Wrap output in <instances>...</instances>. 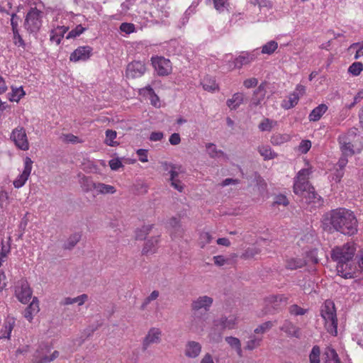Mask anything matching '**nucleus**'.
<instances>
[{"mask_svg": "<svg viewBox=\"0 0 363 363\" xmlns=\"http://www.w3.org/2000/svg\"><path fill=\"white\" fill-rule=\"evenodd\" d=\"M323 228L352 236L358 231V220L354 213L348 208L339 207L332 209L323 216Z\"/></svg>", "mask_w": 363, "mask_h": 363, "instance_id": "nucleus-1", "label": "nucleus"}, {"mask_svg": "<svg viewBox=\"0 0 363 363\" xmlns=\"http://www.w3.org/2000/svg\"><path fill=\"white\" fill-rule=\"evenodd\" d=\"M357 248L352 242H348L342 245L335 246L331 250L330 257L337 263V274L345 279L352 278L355 273L353 258Z\"/></svg>", "mask_w": 363, "mask_h": 363, "instance_id": "nucleus-2", "label": "nucleus"}, {"mask_svg": "<svg viewBox=\"0 0 363 363\" xmlns=\"http://www.w3.org/2000/svg\"><path fill=\"white\" fill-rule=\"evenodd\" d=\"M357 132V129L352 128L338 137L340 150L345 155H354L363 150V137Z\"/></svg>", "mask_w": 363, "mask_h": 363, "instance_id": "nucleus-3", "label": "nucleus"}, {"mask_svg": "<svg viewBox=\"0 0 363 363\" xmlns=\"http://www.w3.org/2000/svg\"><path fill=\"white\" fill-rule=\"evenodd\" d=\"M321 316L325 320L327 331L336 336L337 334V319L335 304L331 301H326L321 309Z\"/></svg>", "mask_w": 363, "mask_h": 363, "instance_id": "nucleus-4", "label": "nucleus"}, {"mask_svg": "<svg viewBox=\"0 0 363 363\" xmlns=\"http://www.w3.org/2000/svg\"><path fill=\"white\" fill-rule=\"evenodd\" d=\"M44 12L36 7H31L26 15L23 27L30 34H37L42 26Z\"/></svg>", "mask_w": 363, "mask_h": 363, "instance_id": "nucleus-5", "label": "nucleus"}, {"mask_svg": "<svg viewBox=\"0 0 363 363\" xmlns=\"http://www.w3.org/2000/svg\"><path fill=\"white\" fill-rule=\"evenodd\" d=\"M312 173V168L311 167L303 168L298 171L296 177L294 179V192L296 194H302L306 189L310 188L311 184L309 183V176Z\"/></svg>", "mask_w": 363, "mask_h": 363, "instance_id": "nucleus-6", "label": "nucleus"}, {"mask_svg": "<svg viewBox=\"0 0 363 363\" xmlns=\"http://www.w3.org/2000/svg\"><path fill=\"white\" fill-rule=\"evenodd\" d=\"M10 138L18 149L23 151L29 150L30 144L24 128L18 126L14 128L11 132Z\"/></svg>", "mask_w": 363, "mask_h": 363, "instance_id": "nucleus-7", "label": "nucleus"}, {"mask_svg": "<svg viewBox=\"0 0 363 363\" xmlns=\"http://www.w3.org/2000/svg\"><path fill=\"white\" fill-rule=\"evenodd\" d=\"M51 347L48 345H40L33 354V363H48L55 360L59 356V352L55 350L50 356Z\"/></svg>", "mask_w": 363, "mask_h": 363, "instance_id": "nucleus-8", "label": "nucleus"}, {"mask_svg": "<svg viewBox=\"0 0 363 363\" xmlns=\"http://www.w3.org/2000/svg\"><path fill=\"white\" fill-rule=\"evenodd\" d=\"M33 160L26 157L23 160V169L22 172L13 180V184L15 188L20 189L23 186L29 179L33 169Z\"/></svg>", "mask_w": 363, "mask_h": 363, "instance_id": "nucleus-9", "label": "nucleus"}, {"mask_svg": "<svg viewBox=\"0 0 363 363\" xmlns=\"http://www.w3.org/2000/svg\"><path fill=\"white\" fill-rule=\"evenodd\" d=\"M32 289L26 280L21 279L15 287V294L18 300L23 303H27L32 297Z\"/></svg>", "mask_w": 363, "mask_h": 363, "instance_id": "nucleus-10", "label": "nucleus"}, {"mask_svg": "<svg viewBox=\"0 0 363 363\" xmlns=\"http://www.w3.org/2000/svg\"><path fill=\"white\" fill-rule=\"evenodd\" d=\"M152 64L160 76H167L172 72L170 60L163 57H152Z\"/></svg>", "mask_w": 363, "mask_h": 363, "instance_id": "nucleus-11", "label": "nucleus"}, {"mask_svg": "<svg viewBox=\"0 0 363 363\" xmlns=\"http://www.w3.org/2000/svg\"><path fill=\"white\" fill-rule=\"evenodd\" d=\"M146 72V67L142 61H133L126 67L125 77L127 78H138L142 77Z\"/></svg>", "mask_w": 363, "mask_h": 363, "instance_id": "nucleus-12", "label": "nucleus"}, {"mask_svg": "<svg viewBox=\"0 0 363 363\" xmlns=\"http://www.w3.org/2000/svg\"><path fill=\"white\" fill-rule=\"evenodd\" d=\"M162 340V330L157 328H151L143 340V350H146L151 345L159 344Z\"/></svg>", "mask_w": 363, "mask_h": 363, "instance_id": "nucleus-13", "label": "nucleus"}, {"mask_svg": "<svg viewBox=\"0 0 363 363\" xmlns=\"http://www.w3.org/2000/svg\"><path fill=\"white\" fill-rule=\"evenodd\" d=\"M288 298L284 294L270 295L265 298L264 303L267 308V312H271L272 309L277 310L282 305H286Z\"/></svg>", "mask_w": 363, "mask_h": 363, "instance_id": "nucleus-14", "label": "nucleus"}, {"mask_svg": "<svg viewBox=\"0 0 363 363\" xmlns=\"http://www.w3.org/2000/svg\"><path fill=\"white\" fill-rule=\"evenodd\" d=\"M267 83L262 82L259 86L254 91L252 96L251 97L249 106L250 108H255L260 105L262 101L264 99L267 91H266Z\"/></svg>", "mask_w": 363, "mask_h": 363, "instance_id": "nucleus-15", "label": "nucleus"}, {"mask_svg": "<svg viewBox=\"0 0 363 363\" xmlns=\"http://www.w3.org/2000/svg\"><path fill=\"white\" fill-rule=\"evenodd\" d=\"M213 299L208 296H201L196 299L194 300L191 303V310L196 312L199 310L203 309L206 312L208 311L212 306Z\"/></svg>", "mask_w": 363, "mask_h": 363, "instance_id": "nucleus-16", "label": "nucleus"}, {"mask_svg": "<svg viewBox=\"0 0 363 363\" xmlns=\"http://www.w3.org/2000/svg\"><path fill=\"white\" fill-rule=\"evenodd\" d=\"M238 317L235 315H230L228 317L222 316L214 320V325L220 327L222 330L225 329L232 330L236 328Z\"/></svg>", "mask_w": 363, "mask_h": 363, "instance_id": "nucleus-17", "label": "nucleus"}, {"mask_svg": "<svg viewBox=\"0 0 363 363\" xmlns=\"http://www.w3.org/2000/svg\"><path fill=\"white\" fill-rule=\"evenodd\" d=\"M92 50L90 46L79 47L71 53L69 60L72 62L86 61L91 57Z\"/></svg>", "mask_w": 363, "mask_h": 363, "instance_id": "nucleus-18", "label": "nucleus"}, {"mask_svg": "<svg viewBox=\"0 0 363 363\" xmlns=\"http://www.w3.org/2000/svg\"><path fill=\"white\" fill-rule=\"evenodd\" d=\"M305 199V202L308 203H313L315 206H320L323 203L321 197L315 192L313 186L306 189L302 194H296Z\"/></svg>", "mask_w": 363, "mask_h": 363, "instance_id": "nucleus-19", "label": "nucleus"}, {"mask_svg": "<svg viewBox=\"0 0 363 363\" xmlns=\"http://www.w3.org/2000/svg\"><path fill=\"white\" fill-rule=\"evenodd\" d=\"M201 345L199 342L189 341L185 345L184 354L188 358H196L201 354Z\"/></svg>", "mask_w": 363, "mask_h": 363, "instance_id": "nucleus-20", "label": "nucleus"}, {"mask_svg": "<svg viewBox=\"0 0 363 363\" xmlns=\"http://www.w3.org/2000/svg\"><path fill=\"white\" fill-rule=\"evenodd\" d=\"M39 311V301L37 297H33L32 302L25 309L23 316L30 323Z\"/></svg>", "mask_w": 363, "mask_h": 363, "instance_id": "nucleus-21", "label": "nucleus"}, {"mask_svg": "<svg viewBox=\"0 0 363 363\" xmlns=\"http://www.w3.org/2000/svg\"><path fill=\"white\" fill-rule=\"evenodd\" d=\"M16 320L13 317L7 316L4 320L3 328L0 332V339H10L11 332L15 325Z\"/></svg>", "mask_w": 363, "mask_h": 363, "instance_id": "nucleus-22", "label": "nucleus"}, {"mask_svg": "<svg viewBox=\"0 0 363 363\" xmlns=\"http://www.w3.org/2000/svg\"><path fill=\"white\" fill-rule=\"evenodd\" d=\"M139 93L143 96H147L150 100V103L155 107L160 106V101L159 97L155 94L153 89L150 86H146L140 89Z\"/></svg>", "mask_w": 363, "mask_h": 363, "instance_id": "nucleus-23", "label": "nucleus"}, {"mask_svg": "<svg viewBox=\"0 0 363 363\" xmlns=\"http://www.w3.org/2000/svg\"><path fill=\"white\" fill-rule=\"evenodd\" d=\"M247 100V99L242 92H237L233 95L231 99L226 101V104L231 110H233L236 109Z\"/></svg>", "mask_w": 363, "mask_h": 363, "instance_id": "nucleus-24", "label": "nucleus"}, {"mask_svg": "<svg viewBox=\"0 0 363 363\" xmlns=\"http://www.w3.org/2000/svg\"><path fill=\"white\" fill-rule=\"evenodd\" d=\"M160 242V236L152 237L147 240L143 248L142 253L143 255L153 254L157 249V245Z\"/></svg>", "mask_w": 363, "mask_h": 363, "instance_id": "nucleus-25", "label": "nucleus"}, {"mask_svg": "<svg viewBox=\"0 0 363 363\" xmlns=\"http://www.w3.org/2000/svg\"><path fill=\"white\" fill-rule=\"evenodd\" d=\"M306 265L303 257H290L285 261V267L290 270H296Z\"/></svg>", "mask_w": 363, "mask_h": 363, "instance_id": "nucleus-26", "label": "nucleus"}, {"mask_svg": "<svg viewBox=\"0 0 363 363\" xmlns=\"http://www.w3.org/2000/svg\"><path fill=\"white\" fill-rule=\"evenodd\" d=\"M280 329L290 337H300L301 332L299 328L290 321L286 320Z\"/></svg>", "mask_w": 363, "mask_h": 363, "instance_id": "nucleus-27", "label": "nucleus"}, {"mask_svg": "<svg viewBox=\"0 0 363 363\" xmlns=\"http://www.w3.org/2000/svg\"><path fill=\"white\" fill-rule=\"evenodd\" d=\"M169 225L172 228L171 235L172 237H182L184 230L182 228L180 220L177 218L172 217L169 220Z\"/></svg>", "mask_w": 363, "mask_h": 363, "instance_id": "nucleus-28", "label": "nucleus"}, {"mask_svg": "<svg viewBox=\"0 0 363 363\" xmlns=\"http://www.w3.org/2000/svg\"><path fill=\"white\" fill-rule=\"evenodd\" d=\"M255 59V55L252 53L242 52L234 60V65L235 67L240 68L242 66L251 62Z\"/></svg>", "mask_w": 363, "mask_h": 363, "instance_id": "nucleus-29", "label": "nucleus"}, {"mask_svg": "<svg viewBox=\"0 0 363 363\" xmlns=\"http://www.w3.org/2000/svg\"><path fill=\"white\" fill-rule=\"evenodd\" d=\"M176 167L172 166V169L169 172L170 174V178L169 180L171 182V186L179 191V192H182L184 187L183 184H182L181 181L177 179L179 176V172L176 171Z\"/></svg>", "mask_w": 363, "mask_h": 363, "instance_id": "nucleus-30", "label": "nucleus"}, {"mask_svg": "<svg viewBox=\"0 0 363 363\" xmlns=\"http://www.w3.org/2000/svg\"><path fill=\"white\" fill-rule=\"evenodd\" d=\"M258 152L264 160H269L277 157V152L272 150L269 145H260L258 147Z\"/></svg>", "mask_w": 363, "mask_h": 363, "instance_id": "nucleus-31", "label": "nucleus"}, {"mask_svg": "<svg viewBox=\"0 0 363 363\" xmlns=\"http://www.w3.org/2000/svg\"><path fill=\"white\" fill-rule=\"evenodd\" d=\"M88 300V296L83 294L74 298L66 297L60 303L62 306L77 303L78 306H82Z\"/></svg>", "mask_w": 363, "mask_h": 363, "instance_id": "nucleus-32", "label": "nucleus"}, {"mask_svg": "<svg viewBox=\"0 0 363 363\" xmlns=\"http://www.w3.org/2000/svg\"><path fill=\"white\" fill-rule=\"evenodd\" d=\"M94 190L96 194H113L116 191L113 186L100 182L96 183Z\"/></svg>", "mask_w": 363, "mask_h": 363, "instance_id": "nucleus-33", "label": "nucleus"}, {"mask_svg": "<svg viewBox=\"0 0 363 363\" xmlns=\"http://www.w3.org/2000/svg\"><path fill=\"white\" fill-rule=\"evenodd\" d=\"M291 139L289 134L275 133L271 137V143L274 145H281L285 143L289 142Z\"/></svg>", "mask_w": 363, "mask_h": 363, "instance_id": "nucleus-34", "label": "nucleus"}, {"mask_svg": "<svg viewBox=\"0 0 363 363\" xmlns=\"http://www.w3.org/2000/svg\"><path fill=\"white\" fill-rule=\"evenodd\" d=\"M208 337L210 342H220L222 340V330L220 327H216L213 325V327L208 333Z\"/></svg>", "mask_w": 363, "mask_h": 363, "instance_id": "nucleus-35", "label": "nucleus"}, {"mask_svg": "<svg viewBox=\"0 0 363 363\" xmlns=\"http://www.w3.org/2000/svg\"><path fill=\"white\" fill-rule=\"evenodd\" d=\"M201 85L204 90L208 91H215L218 89V85L216 80L210 77H206L201 82Z\"/></svg>", "mask_w": 363, "mask_h": 363, "instance_id": "nucleus-36", "label": "nucleus"}, {"mask_svg": "<svg viewBox=\"0 0 363 363\" xmlns=\"http://www.w3.org/2000/svg\"><path fill=\"white\" fill-rule=\"evenodd\" d=\"M325 360L324 363H341L338 354L335 349L328 347L325 352Z\"/></svg>", "mask_w": 363, "mask_h": 363, "instance_id": "nucleus-37", "label": "nucleus"}, {"mask_svg": "<svg viewBox=\"0 0 363 363\" xmlns=\"http://www.w3.org/2000/svg\"><path fill=\"white\" fill-rule=\"evenodd\" d=\"M303 258L306 262V265L316 264L318 262V250L312 249L305 252Z\"/></svg>", "mask_w": 363, "mask_h": 363, "instance_id": "nucleus-38", "label": "nucleus"}, {"mask_svg": "<svg viewBox=\"0 0 363 363\" xmlns=\"http://www.w3.org/2000/svg\"><path fill=\"white\" fill-rule=\"evenodd\" d=\"M226 342L233 348H235L239 357L242 356L241 342L237 337L229 336L225 337Z\"/></svg>", "mask_w": 363, "mask_h": 363, "instance_id": "nucleus-39", "label": "nucleus"}, {"mask_svg": "<svg viewBox=\"0 0 363 363\" xmlns=\"http://www.w3.org/2000/svg\"><path fill=\"white\" fill-rule=\"evenodd\" d=\"M153 228V225H145L135 230V237L136 240H145Z\"/></svg>", "mask_w": 363, "mask_h": 363, "instance_id": "nucleus-40", "label": "nucleus"}, {"mask_svg": "<svg viewBox=\"0 0 363 363\" xmlns=\"http://www.w3.org/2000/svg\"><path fill=\"white\" fill-rule=\"evenodd\" d=\"M298 94L296 92H293L289 96V99L287 100L283 101L282 106L286 109L291 108L298 104Z\"/></svg>", "mask_w": 363, "mask_h": 363, "instance_id": "nucleus-41", "label": "nucleus"}, {"mask_svg": "<svg viewBox=\"0 0 363 363\" xmlns=\"http://www.w3.org/2000/svg\"><path fill=\"white\" fill-rule=\"evenodd\" d=\"M262 341V337L251 335L250 337V340L246 342L245 350H255V348L258 347L260 345Z\"/></svg>", "mask_w": 363, "mask_h": 363, "instance_id": "nucleus-42", "label": "nucleus"}, {"mask_svg": "<svg viewBox=\"0 0 363 363\" xmlns=\"http://www.w3.org/2000/svg\"><path fill=\"white\" fill-rule=\"evenodd\" d=\"M11 89V93L9 94V99L11 101L18 102L25 95V91H23L22 86L18 88H14L12 86Z\"/></svg>", "mask_w": 363, "mask_h": 363, "instance_id": "nucleus-43", "label": "nucleus"}, {"mask_svg": "<svg viewBox=\"0 0 363 363\" xmlns=\"http://www.w3.org/2000/svg\"><path fill=\"white\" fill-rule=\"evenodd\" d=\"M116 132L112 130H107L106 131V138L104 143L108 146L116 147L118 145V143L116 141Z\"/></svg>", "mask_w": 363, "mask_h": 363, "instance_id": "nucleus-44", "label": "nucleus"}, {"mask_svg": "<svg viewBox=\"0 0 363 363\" xmlns=\"http://www.w3.org/2000/svg\"><path fill=\"white\" fill-rule=\"evenodd\" d=\"M96 182L88 177H83L81 180V186L85 192L94 190Z\"/></svg>", "mask_w": 363, "mask_h": 363, "instance_id": "nucleus-45", "label": "nucleus"}, {"mask_svg": "<svg viewBox=\"0 0 363 363\" xmlns=\"http://www.w3.org/2000/svg\"><path fill=\"white\" fill-rule=\"evenodd\" d=\"M213 238L209 232H201L199 237V245L201 248L205 247V246L211 242Z\"/></svg>", "mask_w": 363, "mask_h": 363, "instance_id": "nucleus-46", "label": "nucleus"}, {"mask_svg": "<svg viewBox=\"0 0 363 363\" xmlns=\"http://www.w3.org/2000/svg\"><path fill=\"white\" fill-rule=\"evenodd\" d=\"M82 235L79 233H76L71 235L67 239V242L65 243L64 248L65 249H72L73 248L80 240Z\"/></svg>", "mask_w": 363, "mask_h": 363, "instance_id": "nucleus-47", "label": "nucleus"}, {"mask_svg": "<svg viewBox=\"0 0 363 363\" xmlns=\"http://www.w3.org/2000/svg\"><path fill=\"white\" fill-rule=\"evenodd\" d=\"M289 204V201L288 198L284 194H278L275 196L274 199V201L272 203L273 207H279L280 206L283 207H286Z\"/></svg>", "mask_w": 363, "mask_h": 363, "instance_id": "nucleus-48", "label": "nucleus"}, {"mask_svg": "<svg viewBox=\"0 0 363 363\" xmlns=\"http://www.w3.org/2000/svg\"><path fill=\"white\" fill-rule=\"evenodd\" d=\"M206 150H207V152H208L209 156L212 158L225 156L224 152L220 150H218L216 146L214 144H212V143L207 144Z\"/></svg>", "mask_w": 363, "mask_h": 363, "instance_id": "nucleus-49", "label": "nucleus"}, {"mask_svg": "<svg viewBox=\"0 0 363 363\" xmlns=\"http://www.w3.org/2000/svg\"><path fill=\"white\" fill-rule=\"evenodd\" d=\"M278 48V44L274 40H271L262 48V53L272 55Z\"/></svg>", "mask_w": 363, "mask_h": 363, "instance_id": "nucleus-50", "label": "nucleus"}, {"mask_svg": "<svg viewBox=\"0 0 363 363\" xmlns=\"http://www.w3.org/2000/svg\"><path fill=\"white\" fill-rule=\"evenodd\" d=\"M320 349L318 345L313 347L309 354L310 363H320Z\"/></svg>", "mask_w": 363, "mask_h": 363, "instance_id": "nucleus-51", "label": "nucleus"}, {"mask_svg": "<svg viewBox=\"0 0 363 363\" xmlns=\"http://www.w3.org/2000/svg\"><path fill=\"white\" fill-rule=\"evenodd\" d=\"M363 70V64L359 62L352 63L348 69V72L353 76H358Z\"/></svg>", "mask_w": 363, "mask_h": 363, "instance_id": "nucleus-52", "label": "nucleus"}, {"mask_svg": "<svg viewBox=\"0 0 363 363\" xmlns=\"http://www.w3.org/2000/svg\"><path fill=\"white\" fill-rule=\"evenodd\" d=\"M260 253L259 249L257 247H249L247 248L241 255L242 258L244 259H251L255 257L256 255Z\"/></svg>", "mask_w": 363, "mask_h": 363, "instance_id": "nucleus-53", "label": "nucleus"}, {"mask_svg": "<svg viewBox=\"0 0 363 363\" xmlns=\"http://www.w3.org/2000/svg\"><path fill=\"white\" fill-rule=\"evenodd\" d=\"M62 141L67 143H83V140L79 139L77 136L72 134V133H67V134H63L62 135Z\"/></svg>", "mask_w": 363, "mask_h": 363, "instance_id": "nucleus-54", "label": "nucleus"}, {"mask_svg": "<svg viewBox=\"0 0 363 363\" xmlns=\"http://www.w3.org/2000/svg\"><path fill=\"white\" fill-rule=\"evenodd\" d=\"M311 147V142L309 140H302L297 147L301 154H306Z\"/></svg>", "mask_w": 363, "mask_h": 363, "instance_id": "nucleus-55", "label": "nucleus"}, {"mask_svg": "<svg viewBox=\"0 0 363 363\" xmlns=\"http://www.w3.org/2000/svg\"><path fill=\"white\" fill-rule=\"evenodd\" d=\"M275 124V122L265 118L259 125V128L262 131H270Z\"/></svg>", "mask_w": 363, "mask_h": 363, "instance_id": "nucleus-56", "label": "nucleus"}, {"mask_svg": "<svg viewBox=\"0 0 363 363\" xmlns=\"http://www.w3.org/2000/svg\"><path fill=\"white\" fill-rule=\"evenodd\" d=\"M273 326V323L271 321H267L257 328H256L254 330L256 334H264L267 331H268Z\"/></svg>", "mask_w": 363, "mask_h": 363, "instance_id": "nucleus-57", "label": "nucleus"}, {"mask_svg": "<svg viewBox=\"0 0 363 363\" xmlns=\"http://www.w3.org/2000/svg\"><path fill=\"white\" fill-rule=\"evenodd\" d=\"M13 43L18 47H22L23 48H25L26 43H25L23 39L22 38L21 35L19 34L18 30H13Z\"/></svg>", "mask_w": 363, "mask_h": 363, "instance_id": "nucleus-58", "label": "nucleus"}, {"mask_svg": "<svg viewBox=\"0 0 363 363\" xmlns=\"http://www.w3.org/2000/svg\"><path fill=\"white\" fill-rule=\"evenodd\" d=\"M85 30V28H84L82 25L77 26L74 29H72L70 32H69L67 35V38H76L81 35Z\"/></svg>", "mask_w": 363, "mask_h": 363, "instance_id": "nucleus-59", "label": "nucleus"}, {"mask_svg": "<svg viewBox=\"0 0 363 363\" xmlns=\"http://www.w3.org/2000/svg\"><path fill=\"white\" fill-rule=\"evenodd\" d=\"M251 3L254 6H257L260 10L262 8L270 9L272 6V3L269 0H252Z\"/></svg>", "mask_w": 363, "mask_h": 363, "instance_id": "nucleus-60", "label": "nucleus"}, {"mask_svg": "<svg viewBox=\"0 0 363 363\" xmlns=\"http://www.w3.org/2000/svg\"><path fill=\"white\" fill-rule=\"evenodd\" d=\"M159 296V291H153L144 301V302L142 304V308L144 309L146 308V306L154 300H156Z\"/></svg>", "mask_w": 363, "mask_h": 363, "instance_id": "nucleus-61", "label": "nucleus"}, {"mask_svg": "<svg viewBox=\"0 0 363 363\" xmlns=\"http://www.w3.org/2000/svg\"><path fill=\"white\" fill-rule=\"evenodd\" d=\"M136 154L138 156V159L141 162H148V151L145 149H138L136 151Z\"/></svg>", "mask_w": 363, "mask_h": 363, "instance_id": "nucleus-62", "label": "nucleus"}, {"mask_svg": "<svg viewBox=\"0 0 363 363\" xmlns=\"http://www.w3.org/2000/svg\"><path fill=\"white\" fill-rule=\"evenodd\" d=\"M136 0H126L125 2L122 3L121 5V13L125 14L128 11L135 5Z\"/></svg>", "mask_w": 363, "mask_h": 363, "instance_id": "nucleus-63", "label": "nucleus"}, {"mask_svg": "<svg viewBox=\"0 0 363 363\" xmlns=\"http://www.w3.org/2000/svg\"><path fill=\"white\" fill-rule=\"evenodd\" d=\"M120 29L122 32L129 34L134 31L135 26L133 23H123L120 26Z\"/></svg>", "mask_w": 363, "mask_h": 363, "instance_id": "nucleus-64", "label": "nucleus"}]
</instances>
